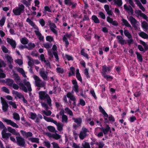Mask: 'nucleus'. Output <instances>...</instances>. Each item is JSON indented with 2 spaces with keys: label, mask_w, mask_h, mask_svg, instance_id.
I'll return each mask as SVG.
<instances>
[{
  "label": "nucleus",
  "mask_w": 148,
  "mask_h": 148,
  "mask_svg": "<svg viewBox=\"0 0 148 148\" xmlns=\"http://www.w3.org/2000/svg\"><path fill=\"white\" fill-rule=\"evenodd\" d=\"M39 99L40 100H44L46 99L47 104L45 102H41L40 103L42 106L44 108L45 110L47 111H46L45 110L42 111L43 113L47 116H49L51 114V112L50 110H48L49 108L48 105L49 106H51V100L49 95L46 93L45 91H40L39 92Z\"/></svg>",
  "instance_id": "obj_1"
},
{
  "label": "nucleus",
  "mask_w": 148,
  "mask_h": 148,
  "mask_svg": "<svg viewBox=\"0 0 148 148\" xmlns=\"http://www.w3.org/2000/svg\"><path fill=\"white\" fill-rule=\"evenodd\" d=\"M23 83L20 82L18 84L20 88L25 92H27L28 91L31 92L32 89L30 82L27 81L25 79L23 80Z\"/></svg>",
  "instance_id": "obj_2"
},
{
  "label": "nucleus",
  "mask_w": 148,
  "mask_h": 148,
  "mask_svg": "<svg viewBox=\"0 0 148 148\" xmlns=\"http://www.w3.org/2000/svg\"><path fill=\"white\" fill-rule=\"evenodd\" d=\"M102 75L104 78L106 79L107 80H109V79H110L112 80L113 79V77L109 75L106 74L107 73H110L111 71V67L110 66L106 67V65H105L102 67Z\"/></svg>",
  "instance_id": "obj_3"
},
{
  "label": "nucleus",
  "mask_w": 148,
  "mask_h": 148,
  "mask_svg": "<svg viewBox=\"0 0 148 148\" xmlns=\"http://www.w3.org/2000/svg\"><path fill=\"white\" fill-rule=\"evenodd\" d=\"M18 7H16L13 10V12L16 16H19L25 11V6L23 4H19Z\"/></svg>",
  "instance_id": "obj_4"
},
{
  "label": "nucleus",
  "mask_w": 148,
  "mask_h": 148,
  "mask_svg": "<svg viewBox=\"0 0 148 148\" xmlns=\"http://www.w3.org/2000/svg\"><path fill=\"white\" fill-rule=\"evenodd\" d=\"M100 126L101 127H97V128H99L101 130L105 135L107 134L109 132L110 133L111 132V128L108 125H106L105 128L102 127V125H101Z\"/></svg>",
  "instance_id": "obj_5"
},
{
  "label": "nucleus",
  "mask_w": 148,
  "mask_h": 148,
  "mask_svg": "<svg viewBox=\"0 0 148 148\" xmlns=\"http://www.w3.org/2000/svg\"><path fill=\"white\" fill-rule=\"evenodd\" d=\"M27 58L29 60L28 62V64L30 67H32V66L33 65L32 63H35L36 64H38L40 63V62L38 60L33 59L29 56H27Z\"/></svg>",
  "instance_id": "obj_6"
},
{
  "label": "nucleus",
  "mask_w": 148,
  "mask_h": 148,
  "mask_svg": "<svg viewBox=\"0 0 148 148\" xmlns=\"http://www.w3.org/2000/svg\"><path fill=\"white\" fill-rule=\"evenodd\" d=\"M17 144L20 146L23 147L25 143V139L21 136L16 137Z\"/></svg>",
  "instance_id": "obj_7"
},
{
  "label": "nucleus",
  "mask_w": 148,
  "mask_h": 148,
  "mask_svg": "<svg viewBox=\"0 0 148 148\" xmlns=\"http://www.w3.org/2000/svg\"><path fill=\"white\" fill-rule=\"evenodd\" d=\"M1 102L2 105V109L4 112H6L9 106L5 100L2 97H1Z\"/></svg>",
  "instance_id": "obj_8"
},
{
  "label": "nucleus",
  "mask_w": 148,
  "mask_h": 148,
  "mask_svg": "<svg viewBox=\"0 0 148 148\" xmlns=\"http://www.w3.org/2000/svg\"><path fill=\"white\" fill-rule=\"evenodd\" d=\"M3 121L6 122L7 125H10L14 127L18 128L19 127L18 125L11 120L4 118L3 119Z\"/></svg>",
  "instance_id": "obj_9"
},
{
  "label": "nucleus",
  "mask_w": 148,
  "mask_h": 148,
  "mask_svg": "<svg viewBox=\"0 0 148 148\" xmlns=\"http://www.w3.org/2000/svg\"><path fill=\"white\" fill-rule=\"evenodd\" d=\"M130 21L132 27L134 28L135 30H137L138 29V27L136 24L137 21L132 16H130Z\"/></svg>",
  "instance_id": "obj_10"
},
{
  "label": "nucleus",
  "mask_w": 148,
  "mask_h": 148,
  "mask_svg": "<svg viewBox=\"0 0 148 148\" xmlns=\"http://www.w3.org/2000/svg\"><path fill=\"white\" fill-rule=\"evenodd\" d=\"M116 38L118 40V41L119 44H121V45H123L127 44V42L120 35L117 36Z\"/></svg>",
  "instance_id": "obj_11"
},
{
  "label": "nucleus",
  "mask_w": 148,
  "mask_h": 148,
  "mask_svg": "<svg viewBox=\"0 0 148 148\" xmlns=\"http://www.w3.org/2000/svg\"><path fill=\"white\" fill-rule=\"evenodd\" d=\"M7 42L11 45L13 48H15L16 44L15 40L12 39H10L9 38H7Z\"/></svg>",
  "instance_id": "obj_12"
},
{
  "label": "nucleus",
  "mask_w": 148,
  "mask_h": 148,
  "mask_svg": "<svg viewBox=\"0 0 148 148\" xmlns=\"http://www.w3.org/2000/svg\"><path fill=\"white\" fill-rule=\"evenodd\" d=\"M72 83L74 85L73 89L74 91L76 92H79V86L78 85L76 79L73 80H72Z\"/></svg>",
  "instance_id": "obj_13"
},
{
  "label": "nucleus",
  "mask_w": 148,
  "mask_h": 148,
  "mask_svg": "<svg viewBox=\"0 0 148 148\" xmlns=\"http://www.w3.org/2000/svg\"><path fill=\"white\" fill-rule=\"evenodd\" d=\"M34 32L36 35L38 36L39 40L40 41H43L44 39V37L42 36L41 33L39 31H34Z\"/></svg>",
  "instance_id": "obj_14"
},
{
  "label": "nucleus",
  "mask_w": 148,
  "mask_h": 148,
  "mask_svg": "<svg viewBox=\"0 0 148 148\" xmlns=\"http://www.w3.org/2000/svg\"><path fill=\"white\" fill-rule=\"evenodd\" d=\"M40 74L42 79L45 80H47V76L45 71H41L40 72Z\"/></svg>",
  "instance_id": "obj_15"
},
{
  "label": "nucleus",
  "mask_w": 148,
  "mask_h": 148,
  "mask_svg": "<svg viewBox=\"0 0 148 148\" xmlns=\"http://www.w3.org/2000/svg\"><path fill=\"white\" fill-rule=\"evenodd\" d=\"M76 77L77 79V80L80 82H82V77L79 72V70L78 69H76Z\"/></svg>",
  "instance_id": "obj_16"
},
{
  "label": "nucleus",
  "mask_w": 148,
  "mask_h": 148,
  "mask_svg": "<svg viewBox=\"0 0 148 148\" xmlns=\"http://www.w3.org/2000/svg\"><path fill=\"white\" fill-rule=\"evenodd\" d=\"M7 130L8 131L12 133L14 135H17V133L16 132V130L10 127H8Z\"/></svg>",
  "instance_id": "obj_17"
},
{
  "label": "nucleus",
  "mask_w": 148,
  "mask_h": 148,
  "mask_svg": "<svg viewBox=\"0 0 148 148\" xmlns=\"http://www.w3.org/2000/svg\"><path fill=\"white\" fill-rule=\"evenodd\" d=\"M139 36L143 38L148 39V35L144 32H141L139 34Z\"/></svg>",
  "instance_id": "obj_18"
},
{
  "label": "nucleus",
  "mask_w": 148,
  "mask_h": 148,
  "mask_svg": "<svg viewBox=\"0 0 148 148\" xmlns=\"http://www.w3.org/2000/svg\"><path fill=\"white\" fill-rule=\"evenodd\" d=\"M99 111L103 115V116H108L107 113L106 112L105 110L102 108L101 106H100L99 107Z\"/></svg>",
  "instance_id": "obj_19"
},
{
  "label": "nucleus",
  "mask_w": 148,
  "mask_h": 148,
  "mask_svg": "<svg viewBox=\"0 0 148 148\" xmlns=\"http://www.w3.org/2000/svg\"><path fill=\"white\" fill-rule=\"evenodd\" d=\"M99 111L103 115V116H108L107 113L106 112L105 110L102 108L101 106H100L99 107Z\"/></svg>",
  "instance_id": "obj_20"
},
{
  "label": "nucleus",
  "mask_w": 148,
  "mask_h": 148,
  "mask_svg": "<svg viewBox=\"0 0 148 148\" xmlns=\"http://www.w3.org/2000/svg\"><path fill=\"white\" fill-rule=\"evenodd\" d=\"M92 19L95 23H100L99 20L97 16L95 15H93L92 16Z\"/></svg>",
  "instance_id": "obj_21"
},
{
  "label": "nucleus",
  "mask_w": 148,
  "mask_h": 148,
  "mask_svg": "<svg viewBox=\"0 0 148 148\" xmlns=\"http://www.w3.org/2000/svg\"><path fill=\"white\" fill-rule=\"evenodd\" d=\"M124 34L128 38H131L132 37L131 34L129 32L128 30H125L124 31Z\"/></svg>",
  "instance_id": "obj_22"
},
{
  "label": "nucleus",
  "mask_w": 148,
  "mask_h": 148,
  "mask_svg": "<svg viewBox=\"0 0 148 148\" xmlns=\"http://www.w3.org/2000/svg\"><path fill=\"white\" fill-rule=\"evenodd\" d=\"M123 23H124V25H125L126 26L130 27L132 28V27L131 25L124 18H122L121 20Z\"/></svg>",
  "instance_id": "obj_23"
},
{
  "label": "nucleus",
  "mask_w": 148,
  "mask_h": 148,
  "mask_svg": "<svg viewBox=\"0 0 148 148\" xmlns=\"http://www.w3.org/2000/svg\"><path fill=\"white\" fill-rule=\"evenodd\" d=\"M1 135L2 138L4 139H5L6 140H8L9 138V137L11 135V134L9 133H5Z\"/></svg>",
  "instance_id": "obj_24"
},
{
  "label": "nucleus",
  "mask_w": 148,
  "mask_h": 148,
  "mask_svg": "<svg viewBox=\"0 0 148 148\" xmlns=\"http://www.w3.org/2000/svg\"><path fill=\"white\" fill-rule=\"evenodd\" d=\"M136 53L137 55V58L138 61L140 62H142L143 59L141 54L138 52H136Z\"/></svg>",
  "instance_id": "obj_25"
},
{
  "label": "nucleus",
  "mask_w": 148,
  "mask_h": 148,
  "mask_svg": "<svg viewBox=\"0 0 148 148\" xmlns=\"http://www.w3.org/2000/svg\"><path fill=\"white\" fill-rule=\"evenodd\" d=\"M28 140L32 143H39V139L36 138H30L28 139Z\"/></svg>",
  "instance_id": "obj_26"
},
{
  "label": "nucleus",
  "mask_w": 148,
  "mask_h": 148,
  "mask_svg": "<svg viewBox=\"0 0 148 148\" xmlns=\"http://www.w3.org/2000/svg\"><path fill=\"white\" fill-rule=\"evenodd\" d=\"M70 72L69 73V76H75V68L73 66L70 68Z\"/></svg>",
  "instance_id": "obj_27"
},
{
  "label": "nucleus",
  "mask_w": 148,
  "mask_h": 148,
  "mask_svg": "<svg viewBox=\"0 0 148 148\" xmlns=\"http://www.w3.org/2000/svg\"><path fill=\"white\" fill-rule=\"evenodd\" d=\"M14 80L12 79H7L6 83L8 85L11 87L14 84Z\"/></svg>",
  "instance_id": "obj_28"
},
{
  "label": "nucleus",
  "mask_w": 148,
  "mask_h": 148,
  "mask_svg": "<svg viewBox=\"0 0 148 148\" xmlns=\"http://www.w3.org/2000/svg\"><path fill=\"white\" fill-rule=\"evenodd\" d=\"M21 42L23 45H26L28 43V40L26 38L24 37L21 40Z\"/></svg>",
  "instance_id": "obj_29"
},
{
  "label": "nucleus",
  "mask_w": 148,
  "mask_h": 148,
  "mask_svg": "<svg viewBox=\"0 0 148 148\" xmlns=\"http://www.w3.org/2000/svg\"><path fill=\"white\" fill-rule=\"evenodd\" d=\"M47 129L49 130V131L54 132H56L57 131L56 130V129L54 127L52 126H49L47 127Z\"/></svg>",
  "instance_id": "obj_30"
},
{
  "label": "nucleus",
  "mask_w": 148,
  "mask_h": 148,
  "mask_svg": "<svg viewBox=\"0 0 148 148\" xmlns=\"http://www.w3.org/2000/svg\"><path fill=\"white\" fill-rule=\"evenodd\" d=\"M48 23L50 29L52 28H56L57 27L56 24L52 22L51 21L49 20L48 21Z\"/></svg>",
  "instance_id": "obj_31"
},
{
  "label": "nucleus",
  "mask_w": 148,
  "mask_h": 148,
  "mask_svg": "<svg viewBox=\"0 0 148 148\" xmlns=\"http://www.w3.org/2000/svg\"><path fill=\"white\" fill-rule=\"evenodd\" d=\"M65 110L68 114H69L70 116H73V112L68 107H66L65 108Z\"/></svg>",
  "instance_id": "obj_32"
},
{
  "label": "nucleus",
  "mask_w": 148,
  "mask_h": 148,
  "mask_svg": "<svg viewBox=\"0 0 148 148\" xmlns=\"http://www.w3.org/2000/svg\"><path fill=\"white\" fill-rule=\"evenodd\" d=\"M142 27L147 30L148 29V24L145 21H143L141 24Z\"/></svg>",
  "instance_id": "obj_33"
},
{
  "label": "nucleus",
  "mask_w": 148,
  "mask_h": 148,
  "mask_svg": "<svg viewBox=\"0 0 148 148\" xmlns=\"http://www.w3.org/2000/svg\"><path fill=\"white\" fill-rule=\"evenodd\" d=\"M28 50H32L36 46L34 43H32L31 42L29 43L28 44Z\"/></svg>",
  "instance_id": "obj_34"
},
{
  "label": "nucleus",
  "mask_w": 148,
  "mask_h": 148,
  "mask_svg": "<svg viewBox=\"0 0 148 148\" xmlns=\"http://www.w3.org/2000/svg\"><path fill=\"white\" fill-rule=\"evenodd\" d=\"M85 49H82L81 51V54L82 55L84 56L87 59H89L88 54L84 52Z\"/></svg>",
  "instance_id": "obj_35"
},
{
  "label": "nucleus",
  "mask_w": 148,
  "mask_h": 148,
  "mask_svg": "<svg viewBox=\"0 0 148 148\" xmlns=\"http://www.w3.org/2000/svg\"><path fill=\"white\" fill-rule=\"evenodd\" d=\"M73 120H74V122L77 123L78 125H80L82 122V121L81 118H73Z\"/></svg>",
  "instance_id": "obj_36"
},
{
  "label": "nucleus",
  "mask_w": 148,
  "mask_h": 148,
  "mask_svg": "<svg viewBox=\"0 0 148 148\" xmlns=\"http://www.w3.org/2000/svg\"><path fill=\"white\" fill-rule=\"evenodd\" d=\"M13 118L14 119L16 120H19L20 117L19 114L16 113L14 112L13 113Z\"/></svg>",
  "instance_id": "obj_37"
},
{
  "label": "nucleus",
  "mask_w": 148,
  "mask_h": 148,
  "mask_svg": "<svg viewBox=\"0 0 148 148\" xmlns=\"http://www.w3.org/2000/svg\"><path fill=\"white\" fill-rule=\"evenodd\" d=\"M55 133V134H53L51 136V137L53 138L56 140H58L61 137L60 135L56 133V132Z\"/></svg>",
  "instance_id": "obj_38"
},
{
  "label": "nucleus",
  "mask_w": 148,
  "mask_h": 148,
  "mask_svg": "<svg viewBox=\"0 0 148 148\" xmlns=\"http://www.w3.org/2000/svg\"><path fill=\"white\" fill-rule=\"evenodd\" d=\"M86 134L81 132L79 135V138L82 140L83 139L86 137Z\"/></svg>",
  "instance_id": "obj_39"
},
{
  "label": "nucleus",
  "mask_w": 148,
  "mask_h": 148,
  "mask_svg": "<svg viewBox=\"0 0 148 148\" xmlns=\"http://www.w3.org/2000/svg\"><path fill=\"white\" fill-rule=\"evenodd\" d=\"M6 58L7 60V61L9 63H11L12 62H13V59L12 58V57L8 55H7L6 57Z\"/></svg>",
  "instance_id": "obj_40"
},
{
  "label": "nucleus",
  "mask_w": 148,
  "mask_h": 148,
  "mask_svg": "<svg viewBox=\"0 0 148 148\" xmlns=\"http://www.w3.org/2000/svg\"><path fill=\"white\" fill-rule=\"evenodd\" d=\"M30 118L33 120H34L37 117L36 114L32 112L30 113Z\"/></svg>",
  "instance_id": "obj_41"
},
{
  "label": "nucleus",
  "mask_w": 148,
  "mask_h": 148,
  "mask_svg": "<svg viewBox=\"0 0 148 148\" xmlns=\"http://www.w3.org/2000/svg\"><path fill=\"white\" fill-rule=\"evenodd\" d=\"M83 148H90L89 144L87 142H85L82 144Z\"/></svg>",
  "instance_id": "obj_42"
},
{
  "label": "nucleus",
  "mask_w": 148,
  "mask_h": 148,
  "mask_svg": "<svg viewBox=\"0 0 148 148\" xmlns=\"http://www.w3.org/2000/svg\"><path fill=\"white\" fill-rule=\"evenodd\" d=\"M68 120L67 116L66 115H63L62 116V121L63 122H67Z\"/></svg>",
  "instance_id": "obj_43"
},
{
  "label": "nucleus",
  "mask_w": 148,
  "mask_h": 148,
  "mask_svg": "<svg viewBox=\"0 0 148 148\" xmlns=\"http://www.w3.org/2000/svg\"><path fill=\"white\" fill-rule=\"evenodd\" d=\"M104 117V123L105 124H107V123L109 124L110 122L109 121L108 119V116H103Z\"/></svg>",
  "instance_id": "obj_44"
},
{
  "label": "nucleus",
  "mask_w": 148,
  "mask_h": 148,
  "mask_svg": "<svg viewBox=\"0 0 148 148\" xmlns=\"http://www.w3.org/2000/svg\"><path fill=\"white\" fill-rule=\"evenodd\" d=\"M46 40L47 41L51 42L53 40V38L50 36H47L46 37Z\"/></svg>",
  "instance_id": "obj_45"
},
{
  "label": "nucleus",
  "mask_w": 148,
  "mask_h": 148,
  "mask_svg": "<svg viewBox=\"0 0 148 148\" xmlns=\"http://www.w3.org/2000/svg\"><path fill=\"white\" fill-rule=\"evenodd\" d=\"M57 126V129L58 131H61L63 130V125L60 123H58Z\"/></svg>",
  "instance_id": "obj_46"
},
{
  "label": "nucleus",
  "mask_w": 148,
  "mask_h": 148,
  "mask_svg": "<svg viewBox=\"0 0 148 148\" xmlns=\"http://www.w3.org/2000/svg\"><path fill=\"white\" fill-rule=\"evenodd\" d=\"M65 57L68 61L73 60V58L72 56H70L68 54H65Z\"/></svg>",
  "instance_id": "obj_47"
},
{
  "label": "nucleus",
  "mask_w": 148,
  "mask_h": 148,
  "mask_svg": "<svg viewBox=\"0 0 148 148\" xmlns=\"http://www.w3.org/2000/svg\"><path fill=\"white\" fill-rule=\"evenodd\" d=\"M3 70L0 69V78H4L6 77V75L4 73H3Z\"/></svg>",
  "instance_id": "obj_48"
},
{
  "label": "nucleus",
  "mask_w": 148,
  "mask_h": 148,
  "mask_svg": "<svg viewBox=\"0 0 148 148\" xmlns=\"http://www.w3.org/2000/svg\"><path fill=\"white\" fill-rule=\"evenodd\" d=\"M5 20V17L2 18L0 21V25L2 26L4 25Z\"/></svg>",
  "instance_id": "obj_49"
},
{
  "label": "nucleus",
  "mask_w": 148,
  "mask_h": 148,
  "mask_svg": "<svg viewBox=\"0 0 148 148\" xmlns=\"http://www.w3.org/2000/svg\"><path fill=\"white\" fill-rule=\"evenodd\" d=\"M6 65V64L4 62L3 60L0 59V69L2 66L5 67Z\"/></svg>",
  "instance_id": "obj_50"
},
{
  "label": "nucleus",
  "mask_w": 148,
  "mask_h": 148,
  "mask_svg": "<svg viewBox=\"0 0 148 148\" xmlns=\"http://www.w3.org/2000/svg\"><path fill=\"white\" fill-rule=\"evenodd\" d=\"M57 72L59 73L62 74L64 72V70L63 69L60 67H57L56 68Z\"/></svg>",
  "instance_id": "obj_51"
},
{
  "label": "nucleus",
  "mask_w": 148,
  "mask_h": 148,
  "mask_svg": "<svg viewBox=\"0 0 148 148\" xmlns=\"http://www.w3.org/2000/svg\"><path fill=\"white\" fill-rule=\"evenodd\" d=\"M21 2L27 7L30 5V2L27 1L26 0H23Z\"/></svg>",
  "instance_id": "obj_52"
},
{
  "label": "nucleus",
  "mask_w": 148,
  "mask_h": 148,
  "mask_svg": "<svg viewBox=\"0 0 148 148\" xmlns=\"http://www.w3.org/2000/svg\"><path fill=\"white\" fill-rule=\"evenodd\" d=\"M99 15L101 18L105 19L106 18V16L102 12H100L99 13Z\"/></svg>",
  "instance_id": "obj_53"
},
{
  "label": "nucleus",
  "mask_w": 148,
  "mask_h": 148,
  "mask_svg": "<svg viewBox=\"0 0 148 148\" xmlns=\"http://www.w3.org/2000/svg\"><path fill=\"white\" fill-rule=\"evenodd\" d=\"M84 73L85 75H86V77L87 78H90V76H89V73L88 71V69L86 68L84 69Z\"/></svg>",
  "instance_id": "obj_54"
},
{
  "label": "nucleus",
  "mask_w": 148,
  "mask_h": 148,
  "mask_svg": "<svg viewBox=\"0 0 148 148\" xmlns=\"http://www.w3.org/2000/svg\"><path fill=\"white\" fill-rule=\"evenodd\" d=\"M53 54L55 58H56V62L58 61L59 60V58L58 53L54 51L53 52Z\"/></svg>",
  "instance_id": "obj_55"
},
{
  "label": "nucleus",
  "mask_w": 148,
  "mask_h": 148,
  "mask_svg": "<svg viewBox=\"0 0 148 148\" xmlns=\"http://www.w3.org/2000/svg\"><path fill=\"white\" fill-rule=\"evenodd\" d=\"M9 103L10 105L12 106V107L13 108H17V106L15 102H13L12 101H10L9 102Z\"/></svg>",
  "instance_id": "obj_56"
},
{
  "label": "nucleus",
  "mask_w": 148,
  "mask_h": 148,
  "mask_svg": "<svg viewBox=\"0 0 148 148\" xmlns=\"http://www.w3.org/2000/svg\"><path fill=\"white\" fill-rule=\"evenodd\" d=\"M15 95L19 99L23 98V97H24L21 93L18 92H15Z\"/></svg>",
  "instance_id": "obj_57"
},
{
  "label": "nucleus",
  "mask_w": 148,
  "mask_h": 148,
  "mask_svg": "<svg viewBox=\"0 0 148 148\" xmlns=\"http://www.w3.org/2000/svg\"><path fill=\"white\" fill-rule=\"evenodd\" d=\"M33 136L32 133L31 132H26L25 136L27 138L29 137H32Z\"/></svg>",
  "instance_id": "obj_58"
},
{
  "label": "nucleus",
  "mask_w": 148,
  "mask_h": 148,
  "mask_svg": "<svg viewBox=\"0 0 148 148\" xmlns=\"http://www.w3.org/2000/svg\"><path fill=\"white\" fill-rule=\"evenodd\" d=\"M109 121H111L112 122H114L115 121V119L114 117L112 115H110L108 117Z\"/></svg>",
  "instance_id": "obj_59"
},
{
  "label": "nucleus",
  "mask_w": 148,
  "mask_h": 148,
  "mask_svg": "<svg viewBox=\"0 0 148 148\" xmlns=\"http://www.w3.org/2000/svg\"><path fill=\"white\" fill-rule=\"evenodd\" d=\"M129 39L127 40V42L129 46H130L131 44L133 43V40L132 39V37L131 38H128Z\"/></svg>",
  "instance_id": "obj_60"
},
{
  "label": "nucleus",
  "mask_w": 148,
  "mask_h": 148,
  "mask_svg": "<svg viewBox=\"0 0 148 148\" xmlns=\"http://www.w3.org/2000/svg\"><path fill=\"white\" fill-rule=\"evenodd\" d=\"M44 119L46 121L48 122H51L52 120V118L48 117L45 116H44Z\"/></svg>",
  "instance_id": "obj_61"
},
{
  "label": "nucleus",
  "mask_w": 148,
  "mask_h": 148,
  "mask_svg": "<svg viewBox=\"0 0 148 148\" xmlns=\"http://www.w3.org/2000/svg\"><path fill=\"white\" fill-rule=\"evenodd\" d=\"M136 120V119L135 116H132L129 119V121L131 123L133 122L134 121Z\"/></svg>",
  "instance_id": "obj_62"
},
{
  "label": "nucleus",
  "mask_w": 148,
  "mask_h": 148,
  "mask_svg": "<svg viewBox=\"0 0 148 148\" xmlns=\"http://www.w3.org/2000/svg\"><path fill=\"white\" fill-rule=\"evenodd\" d=\"M3 90L5 92L8 93L9 94L10 91L9 90L5 87L4 86L2 88Z\"/></svg>",
  "instance_id": "obj_63"
},
{
  "label": "nucleus",
  "mask_w": 148,
  "mask_h": 148,
  "mask_svg": "<svg viewBox=\"0 0 148 148\" xmlns=\"http://www.w3.org/2000/svg\"><path fill=\"white\" fill-rule=\"evenodd\" d=\"M45 144V146H46L47 148H50L51 147V144L48 141H45L44 142Z\"/></svg>",
  "instance_id": "obj_64"
}]
</instances>
